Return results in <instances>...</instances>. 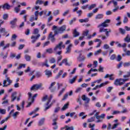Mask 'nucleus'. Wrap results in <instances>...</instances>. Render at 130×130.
Listing matches in <instances>:
<instances>
[{
	"mask_svg": "<svg viewBox=\"0 0 130 130\" xmlns=\"http://www.w3.org/2000/svg\"><path fill=\"white\" fill-rule=\"evenodd\" d=\"M127 75H124L123 76V78H129L130 77V69L129 71L127 72Z\"/></svg>",
	"mask_w": 130,
	"mask_h": 130,
	"instance_id": "59",
	"label": "nucleus"
},
{
	"mask_svg": "<svg viewBox=\"0 0 130 130\" xmlns=\"http://www.w3.org/2000/svg\"><path fill=\"white\" fill-rule=\"evenodd\" d=\"M63 73V71L62 70H60V71L58 73V75L56 76V79H58V78H59V77H60V76H61Z\"/></svg>",
	"mask_w": 130,
	"mask_h": 130,
	"instance_id": "42",
	"label": "nucleus"
},
{
	"mask_svg": "<svg viewBox=\"0 0 130 130\" xmlns=\"http://www.w3.org/2000/svg\"><path fill=\"white\" fill-rule=\"evenodd\" d=\"M8 18H9V14H5L3 15V19L4 20H7Z\"/></svg>",
	"mask_w": 130,
	"mask_h": 130,
	"instance_id": "56",
	"label": "nucleus"
},
{
	"mask_svg": "<svg viewBox=\"0 0 130 130\" xmlns=\"http://www.w3.org/2000/svg\"><path fill=\"white\" fill-rule=\"evenodd\" d=\"M73 37H78V36H79L80 35V32H78V31H77V29H75L74 31H73Z\"/></svg>",
	"mask_w": 130,
	"mask_h": 130,
	"instance_id": "25",
	"label": "nucleus"
},
{
	"mask_svg": "<svg viewBox=\"0 0 130 130\" xmlns=\"http://www.w3.org/2000/svg\"><path fill=\"white\" fill-rule=\"evenodd\" d=\"M77 79V76H75L73 79H70L69 80V83L70 84H74V83H75V81H76Z\"/></svg>",
	"mask_w": 130,
	"mask_h": 130,
	"instance_id": "38",
	"label": "nucleus"
},
{
	"mask_svg": "<svg viewBox=\"0 0 130 130\" xmlns=\"http://www.w3.org/2000/svg\"><path fill=\"white\" fill-rule=\"evenodd\" d=\"M44 4V1L42 0H37L36 2V5H43Z\"/></svg>",
	"mask_w": 130,
	"mask_h": 130,
	"instance_id": "35",
	"label": "nucleus"
},
{
	"mask_svg": "<svg viewBox=\"0 0 130 130\" xmlns=\"http://www.w3.org/2000/svg\"><path fill=\"white\" fill-rule=\"evenodd\" d=\"M64 91H66V88H62V89L59 91V94H58V97L61 96Z\"/></svg>",
	"mask_w": 130,
	"mask_h": 130,
	"instance_id": "43",
	"label": "nucleus"
},
{
	"mask_svg": "<svg viewBox=\"0 0 130 130\" xmlns=\"http://www.w3.org/2000/svg\"><path fill=\"white\" fill-rule=\"evenodd\" d=\"M79 61H84L86 59V57L82 56V54H80L79 57L77 58Z\"/></svg>",
	"mask_w": 130,
	"mask_h": 130,
	"instance_id": "18",
	"label": "nucleus"
},
{
	"mask_svg": "<svg viewBox=\"0 0 130 130\" xmlns=\"http://www.w3.org/2000/svg\"><path fill=\"white\" fill-rule=\"evenodd\" d=\"M57 121V118H55V119H53L52 125L54 126L53 129L56 130L57 128H58V126H57V122H56Z\"/></svg>",
	"mask_w": 130,
	"mask_h": 130,
	"instance_id": "8",
	"label": "nucleus"
},
{
	"mask_svg": "<svg viewBox=\"0 0 130 130\" xmlns=\"http://www.w3.org/2000/svg\"><path fill=\"white\" fill-rule=\"evenodd\" d=\"M40 37V34H38L37 36H32L31 37V43L34 44L38 40V39Z\"/></svg>",
	"mask_w": 130,
	"mask_h": 130,
	"instance_id": "7",
	"label": "nucleus"
},
{
	"mask_svg": "<svg viewBox=\"0 0 130 130\" xmlns=\"http://www.w3.org/2000/svg\"><path fill=\"white\" fill-rule=\"evenodd\" d=\"M12 84V80L10 79V78L7 77L6 80H4L3 81V87H8V86H10Z\"/></svg>",
	"mask_w": 130,
	"mask_h": 130,
	"instance_id": "4",
	"label": "nucleus"
},
{
	"mask_svg": "<svg viewBox=\"0 0 130 130\" xmlns=\"http://www.w3.org/2000/svg\"><path fill=\"white\" fill-rule=\"evenodd\" d=\"M50 63H55L56 62V60L54 57L51 58L49 60Z\"/></svg>",
	"mask_w": 130,
	"mask_h": 130,
	"instance_id": "36",
	"label": "nucleus"
},
{
	"mask_svg": "<svg viewBox=\"0 0 130 130\" xmlns=\"http://www.w3.org/2000/svg\"><path fill=\"white\" fill-rule=\"evenodd\" d=\"M59 56L57 58V63H59V61L62 59V56L59 55Z\"/></svg>",
	"mask_w": 130,
	"mask_h": 130,
	"instance_id": "48",
	"label": "nucleus"
},
{
	"mask_svg": "<svg viewBox=\"0 0 130 130\" xmlns=\"http://www.w3.org/2000/svg\"><path fill=\"white\" fill-rule=\"evenodd\" d=\"M72 47H73V44H70L66 48V52L65 53L66 54H70L72 50Z\"/></svg>",
	"mask_w": 130,
	"mask_h": 130,
	"instance_id": "14",
	"label": "nucleus"
},
{
	"mask_svg": "<svg viewBox=\"0 0 130 130\" xmlns=\"http://www.w3.org/2000/svg\"><path fill=\"white\" fill-rule=\"evenodd\" d=\"M50 44V42L49 41H47L43 44V47L48 46V45H49Z\"/></svg>",
	"mask_w": 130,
	"mask_h": 130,
	"instance_id": "52",
	"label": "nucleus"
},
{
	"mask_svg": "<svg viewBox=\"0 0 130 130\" xmlns=\"http://www.w3.org/2000/svg\"><path fill=\"white\" fill-rule=\"evenodd\" d=\"M12 6H10L8 3H5L2 6V9L3 10H10Z\"/></svg>",
	"mask_w": 130,
	"mask_h": 130,
	"instance_id": "16",
	"label": "nucleus"
},
{
	"mask_svg": "<svg viewBox=\"0 0 130 130\" xmlns=\"http://www.w3.org/2000/svg\"><path fill=\"white\" fill-rule=\"evenodd\" d=\"M108 84H109V81H106L105 82L101 83L100 85H97L95 86L96 89H98V88H102V87H104V86H106V85H108Z\"/></svg>",
	"mask_w": 130,
	"mask_h": 130,
	"instance_id": "15",
	"label": "nucleus"
},
{
	"mask_svg": "<svg viewBox=\"0 0 130 130\" xmlns=\"http://www.w3.org/2000/svg\"><path fill=\"white\" fill-rule=\"evenodd\" d=\"M46 52L47 53H49V54H52V53H53V50L52 49V48H50L48 49H47L46 50Z\"/></svg>",
	"mask_w": 130,
	"mask_h": 130,
	"instance_id": "30",
	"label": "nucleus"
},
{
	"mask_svg": "<svg viewBox=\"0 0 130 130\" xmlns=\"http://www.w3.org/2000/svg\"><path fill=\"white\" fill-rule=\"evenodd\" d=\"M69 13H70V10H66V11L62 14L63 17H66V16H67V15H68V14H69Z\"/></svg>",
	"mask_w": 130,
	"mask_h": 130,
	"instance_id": "55",
	"label": "nucleus"
},
{
	"mask_svg": "<svg viewBox=\"0 0 130 130\" xmlns=\"http://www.w3.org/2000/svg\"><path fill=\"white\" fill-rule=\"evenodd\" d=\"M128 22V18H127L126 16L124 17L123 22L124 24H126Z\"/></svg>",
	"mask_w": 130,
	"mask_h": 130,
	"instance_id": "61",
	"label": "nucleus"
},
{
	"mask_svg": "<svg viewBox=\"0 0 130 130\" xmlns=\"http://www.w3.org/2000/svg\"><path fill=\"white\" fill-rule=\"evenodd\" d=\"M62 63H64L65 66H68V67H71V63L68 62V59L67 58L63 59L62 60Z\"/></svg>",
	"mask_w": 130,
	"mask_h": 130,
	"instance_id": "23",
	"label": "nucleus"
},
{
	"mask_svg": "<svg viewBox=\"0 0 130 130\" xmlns=\"http://www.w3.org/2000/svg\"><path fill=\"white\" fill-rule=\"evenodd\" d=\"M88 34H89V30L86 29L83 32V36L85 37V36H88Z\"/></svg>",
	"mask_w": 130,
	"mask_h": 130,
	"instance_id": "45",
	"label": "nucleus"
},
{
	"mask_svg": "<svg viewBox=\"0 0 130 130\" xmlns=\"http://www.w3.org/2000/svg\"><path fill=\"white\" fill-rule=\"evenodd\" d=\"M95 121V116L92 117L87 119V122H93Z\"/></svg>",
	"mask_w": 130,
	"mask_h": 130,
	"instance_id": "39",
	"label": "nucleus"
},
{
	"mask_svg": "<svg viewBox=\"0 0 130 130\" xmlns=\"http://www.w3.org/2000/svg\"><path fill=\"white\" fill-rule=\"evenodd\" d=\"M0 113L1 114H6V109L0 108Z\"/></svg>",
	"mask_w": 130,
	"mask_h": 130,
	"instance_id": "62",
	"label": "nucleus"
},
{
	"mask_svg": "<svg viewBox=\"0 0 130 130\" xmlns=\"http://www.w3.org/2000/svg\"><path fill=\"white\" fill-rule=\"evenodd\" d=\"M81 98L83 101H84L85 104H88V103L90 102V99L87 97L85 94L83 95Z\"/></svg>",
	"mask_w": 130,
	"mask_h": 130,
	"instance_id": "13",
	"label": "nucleus"
},
{
	"mask_svg": "<svg viewBox=\"0 0 130 130\" xmlns=\"http://www.w3.org/2000/svg\"><path fill=\"white\" fill-rule=\"evenodd\" d=\"M0 33H7V29L5 28H0Z\"/></svg>",
	"mask_w": 130,
	"mask_h": 130,
	"instance_id": "46",
	"label": "nucleus"
},
{
	"mask_svg": "<svg viewBox=\"0 0 130 130\" xmlns=\"http://www.w3.org/2000/svg\"><path fill=\"white\" fill-rule=\"evenodd\" d=\"M48 98V96L47 95H44L42 99V101L44 102V101H46Z\"/></svg>",
	"mask_w": 130,
	"mask_h": 130,
	"instance_id": "57",
	"label": "nucleus"
},
{
	"mask_svg": "<svg viewBox=\"0 0 130 130\" xmlns=\"http://www.w3.org/2000/svg\"><path fill=\"white\" fill-rule=\"evenodd\" d=\"M119 124V123L114 124L111 128V129H115V128H116L117 126H118Z\"/></svg>",
	"mask_w": 130,
	"mask_h": 130,
	"instance_id": "63",
	"label": "nucleus"
},
{
	"mask_svg": "<svg viewBox=\"0 0 130 130\" xmlns=\"http://www.w3.org/2000/svg\"><path fill=\"white\" fill-rule=\"evenodd\" d=\"M110 22H111L110 19H107L98 26V28H100V32L101 33H102V32H106L105 28L103 27H108L109 26L108 24H109Z\"/></svg>",
	"mask_w": 130,
	"mask_h": 130,
	"instance_id": "2",
	"label": "nucleus"
},
{
	"mask_svg": "<svg viewBox=\"0 0 130 130\" xmlns=\"http://www.w3.org/2000/svg\"><path fill=\"white\" fill-rule=\"evenodd\" d=\"M22 68H26V64H23V63L19 64V67H18L17 68V72H18V71H19V70H21Z\"/></svg>",
	"mask_w": 130,
	"mask_h": 130,
	"instance_id": "24",
	"label": "nucleus"
},
{
	"mask_svg": "<svg viewBox=\"0 0 130 130\" xmlns=\"http://www.w3.org/2000/svg\"><path fill=\"white\" fill-rule=\"evenodd\" d=\"M17 21H18V19L14 18L13 20L10 21L11 25H16V23H17Z\"/></svg>",
	"mask_w": 130,
	"mask_h": 130,
	"instance_id": "33",
	"label": "nucleus"
},
{
	"mask_svg": "<svg viewBox=\"0 0 130 130\" xmlns=\"http://www.w3.org/2000/svg\"><path fill=\"white\" fill-rule=\"evenodd\" d=\"M28 100L29 101L31 100V102H34V99L36 98V97L38 96V94L36 93L33 96H32V93L31 92H28Z\"/></svg>",
	"mask_w": 130,
	"mask_h": 130,
	"instance_id": "6",
	"label": "nucleus"
},
{
	"mask_svg": "<svg viewBox=\"0 0 130 130\" xmlns=\"http://www.w3.org/2000/svg\"><path fill=\"white\" fill-rule=\"evenodd\" d=\"M96 4H92L90 6H89L88 7V10H89V11H91V10H93V9H94V8H96Z\"/></svg>",
	"mask_w": 130,
	"mask_h": 130,
	"instance_id": "41",
	"label": "nucleus"
},
{
	"mask_svg": "<svg viewBox=\"0 0 130 130\" xmlns=\"http://www.w3.org/2000/svg\"><path fill=\"white\" fill-rule=\"evenodd\" d=\"M17 37L18 36H17L16 34L13 35L11 37V41H14V40H16Z\"/></svg>",
	"mask_w": 130,
	"mask_h": 130,
	"instance_id": "51",
	"label": "nucleus"
},
{
	"mask_svg": "<svg viewBox=\"0 0 130 130\" xmlns=\"http://www.w3.org/2000/svg\"><path fill=\"white\" fill-rule=\"evenodd\" d=\"M14 112H15V110L13 109L9 113V116L6 117L4 120H5V121H8V120H9V118H10V117H11V116H12V114L14 113Z\"/></svg>",
	"mask_w": 130,
	"mask_h": 130,
	"instance_id": "20",
	"label": "nucleus"
},
{
	"mask_svg": "<svg viewBox=\"0 0 130 130\" xmlns=\"http://www.w3.org/2000/svg\"><path fill=\"white\" fill-rule=\"evenodd\" d=\"M113 4L114 5V9H113L112 11L114 13H115L118 11V9H119V7L117 6V2L113 1Z\"/></svg>",
	"mask_w": 130,
	"mask_h": 130,
	"instance_id": "9",
	"label": "nucleus"
},
{
	"mask_svg": "<svg viewBox=\"0 0 130 130\" xmlns=\"http://www.w3.org/2000/svg\"><path fill=\"white\" fill-rule=\"evenodd\" d=\"M55 84L56 82H53L51 83L50 87H49V89L50 90L51 92H54L55 90H56V87H53Z\"/></svg>",
	"mask_w": 130,
	"mask_h": 130,
	"instance_id": "11",
	"label": "nucleus"
},
{
	"mask_svg": "<svg viewBox=\"0 0 130 130\" xmlns=\"http://www.w3.org/2000/svg\"><path fill=\"white\" fill-rule=\"evenodd\" d=\"M45 75L48 76V78H49V77H51V75H52V73H51V71L46 70L45 71Z\"/></svg>",
	"mask_w": 130,
	"mask_h": 130,
	"instance_id": "28",
	"label": "nucleus"
},
{
	"mask_svg": "<svg viewBox=\"0 0 130 130\" xmlns=\"http://www.w3.org/2000/svg\"><path fill=\"white\" fill-rule=\"evenodd\" d=\"M54 16H57V15H59V10H54L53 11Z\"/></svg>",
	"mask_w": 130,
	"mask_h": 130,
	"instance_id": "60",
	"label": "nucleus"
},
{
	"mask_svg": "<svg viewBox=\"0 0 130 130\" xmlns=\"http://www.w3.org/2000/svg\"><path fill=\"white\" fill-rule=\"evenodd\" d=\"M24 58L26 60V61H31V56L28 54L25 55Z\"/></svg>",
	"mask_w": 130,
	"mask_h": 130,
	"instance_id": "29",
	"label": "nucleus"
},
{
	"mask_svg": "<svg viewBox=\"0 0 130 130\" xmlns=\"http://www.w3.org/2000/svg\"><path fill=\"white\" fill-rule=\"evenodd\" d=\"M19 114H20L19 112H16L14 113L13 114H11V115L12 116H13L14 119H16V118L17 117V116H18V115H19Z\"/></svg>",
	"mask_w": 130,
	"mask_h": 130,
	"instance_id": "31",
	"label": "nucleus"
},
{
	"mask_svg": "<svg viewBox=\"0 0 130 130\" xmlns=\"http://www.w3.org/2000/svg\"><path fill=\"white\" fill-rule=\"evenodd\" d=\"M123 66L124 68H126V67H130V61L123 63Z\"/></svg>",
	"mask_w": 130,
	"mask_h": 130,
	"instance_id": "49",
	"label": "nucleus"
},
{
	"mask_svg": "<svg viewBox=\"0 0 130 130\" xmlns=\"http://www.w3.org/2000/svg\"><path fill=\"white\" fill-rule=\"evenodd\" d=\"M61 44H62V42H60L59 44L56 45L54 48V52H55V54H58V55H60L61 54L62 51L61 50Z\"/></svg>",
	"mask_w": 130,
	"mask_h": 130,
	"instance_id": "3",
	"label": "nucleus"
},
{
	"mask_svg": "<svg viewBox=\"0 0 130 130\" xmlns=\"http://www.w3.org/2000/svg\"><path fill=\"white\" fill-rule=\"evenodd\" d=\"M42 85L41 84H35L31 87V91H37L38 89H40V87H42Z\"/></svg>",
	"mask_w": 130,
	"mask_h": 130,
	"instance_id": "5",
	"label": "nucleus"
},
{
	"mask_svg": "<svg viewBox=\"0 0 130 130\" xmlns=\"http://www.w3.org/2000/svg\"><path fill=\"white\" fill-rule=\"evenodd\" d=\"M76 13L77 14H78V17H81V16H82V14H83V11H82V10H79L77 11Z\"/></svg>",
	"mask_w": 130,
	"mask_h": 130,
	"instance_id": "53",
	"label": "nucleus"
},
{
	"mask_svg": "<svg viewBox=\"0 0 130 130\" xmlns=\"http://www.w3.org/2000/svg\"><path fill=\"white\" fill-rule=\"evenodd\" d=\"M66 29H67L66 25H62L59 27H57V26L55 25L53 26V30H54V35H57L58 34H61L63 33V31H66Z\"/></svg>",
	"mask_w": 130,
	"mask_h": 130,
	"instance_id": "1",
	"label": "nucleus"
},
{
	"mask_svg": "<svg viewBox=\"0 0 130 130\" xmlns=\"http://www.w3.org/2000/svg\"><path fill=\"white\" fill-rule=\"evenodd\" d=\"M119 31L122 35H124V34H125V29L123 28H119Z\"/></svg>",
	"mask_w": 130,
	"mask_h": 130,
	"instance_id": "34",
	"label": "nucleus"
},
{
	"mask_svg": "<svg viewBox=\"0 0 130 130\" xmlns=\"http://www.w3.org/2000/svg\"><path fill=\"white\" fill-rule=\"evenodd\" d=\"M124 41H125V42H127V43H129V42H130L129 35H127L126 37L124 39Z\"/></svg>",
	"mask_w": 130,
	"mask_h": 130,
	"instance_id": "27",
	"label": "nucleus"
},
{
	"mask_svg": "<svg viewBox=\"0 0 130 130\" xmlns=\"http://www.w3.org/2000/svg\"><path fill=\"white\" fill-rule=\"evenodd\" d=\"M65 130H74L75 129L73 126H69L68 125H65Z\"/></svg>",
	"mask_w": 130,
	"mask_h": 130,
	"instance_id": "37",
	"label": "nucleus"
},
{
	"mask_svg": "<svg viewBox=\"0 0 130 130\" xmlns=\"http://www.w3.org/2000/svg\"><path fill=\"white\" fill-rule=\"evenodd\" d=\"M116 58V55L115 54H112L110 57L111 60H114Z\"/></svg>",
	"mask_w": 130,
	"mask_h": 130,
	"instance_id": "58",
	"label": "nucleus"
},
{
	"mask_svg": "<svg viewBox=\"0 0 130 130\" xmlns=\"http://www.w3.org/2000/svg\"><path fill=\"white\" fill-rule=\"evenodd\" d=\"M76 21H77V18L76 17L73 18L72 19H71L70 22H69V24L70 25H73V23L74 22H76Z\"/></svg>",
	"mask_w": 130,
	"mask_h": 130,
	"instance_id": "44",
	"label": "nucleus"
},
{
	"mask_svg": "<svg viewBox=\"0 0 130 130\" xmlns=\"http://www.w3.org/2000/svg\"><path fill=\"white\" fill-rule=\"evenodd\" d=\"M11 98H12L11 101L12 102L15 101V100H16V98H17V92H14L12 93Z\"/></svg>",
	"mask_w": 130,
	"mask_h": 130,
	"instance_id": "22",
	"label": "nucleus"
},
{
	"mask_svg": "<svg viewBox=\"0 0 130 130\" xmlns=\"http://www.w3.org/2000/svg\"><path fill=\"white\" fill-rule=\"evenodd\" d=\"M81 98L83 101H84L85 104H88V103L90 102V99L87 97L85 94L83 95Z\"/></svg>",
	"mask_w": 130,
	"mask_h": 130,
	"instance_id": "12",
	"label": "nucleus"
},
{
	"mask_svg": "<svg viewBox=\"0 0 130 130\" xmlns=\"http://www.w3.org/2000/svg\"><path fill=\"white\" fill-rule=\"evenodd\" d=\"M0 55L1 56H3V59H6V58L8 57V52H7L5 55H4V52H1V53L0 54Z\"/></svg>",
	"mask_w": 130,
	"mask_h": 130,
	"instance_id": "40",
	"label": "nucleus"
},
{
	"mask_svg": "<svg viewBox=\"0 0 130 130\" xmlns=\"http://www.w3.org/2000/svg\"><path fill=\"white\" fill-rule=\"evenodd\" d=\"M52 95H50V98L48 99V102H47L46 105H49V103H50V101H51V99H52Z\"/></svg>",
	"mask_w": 130,
	"mask_h": 130,
	"instance_id": "50",
	"label": "nucleus"
},
{
	"mask_svg": "<svg viewBox=\"0 0 130 130\" xmlns=\"http://www.w3.org/2000/svg\"><path fill=\"white\" fill-rule=\"evenodd\" d=\"M69 106V103L66 104L64 105L63 107L62 108V110H66V109H68Z\"/></svg>",
	"mask_w": 130,
	"mask_h": 130,
	"instance_id": "54",
	"label": "nucleus"
},
{
	"mask_svg": "<svg viewBox=\"0 0 130 130\" xmlns=\"http://www.w3.org/2000/svg\"><path fill=\"white\" fill-rule=\"evenodd\" d=\"M80 23H87V22H89V19L85 18L84 19H81L79 20Z\"/></svg>",
	"mask_w": 130,
	"mask_h": 130,
	"instance_id": "32",
	"label": "nucleus"
},
{
	"mask_svg": "<svg viewBox=\"0 0 130 130\" xmlns=\"http://www.w3.org/2000/svg\"><path fill=\"white\" fill-rule=\"evenodd\" d=\"M54 36H55V35H52V32H50L48 38L49 39H50L51 42H54V41H55V38H54Z\"/></svg>",
	"mask_w": 130,
	"mask_h": 130,
	"instance_id": "17",
	"label": "nucleus"
},
{
	"mask_svg": "<svg viewBox=\"0 0 130 130\" xmlns=\"http://www.w3.org/2000/svg\"><path fill=\"white\" fill-rule=\"evenodd\" d=\"M40 66L42 67H46L47 68H49V65L48 64V60L46 59L45 61L44 62H42Z\"/></svg>",
	"mask_w": 130,
	"mask_h": 130,
	"instance_id": "19",
	"label": "nucleus"
},
{
	"mask_svg": "<svg viewBox=\"0 0 130 130\" xmlns=\"http://www.w3.org/2000/svg\"><path fill=\"white\" fill-rule=\"evenodd\" d=\"M121 78L116 79L114 83V85L115 86H121V85H123V82H121Z\"/></svg>",
	"mask_w": 130,
	"mask_h": 130,
	"instance_id": "10",
	"label": "nucleus"
},
{
	"mask_svg": "<svg viewBox=\"0 0 130 130\" xmlns=\"http://www.w3.org/2000/svg\"><path fill=\"white\" fill-rule=\"evenodd\" d=\"M104 15L103 14H99L95 16V20H99L100 19H103Z\"/></svg>",
	"mask_w": 130,
	"mask_h": 130,
	"instance_id": "21",
	"label": "nucleus"
},
{
	"mask_svg": "<svg viewBox=\"0 0 130 130\" xmlns=\"http://www.w3.org/2000/svg\"><path fill=\"white\" fill-rule=\"evenodd\" d=\"M113 89V87L112 86H110L109 87H108V88L107 89V91L108 93H110V92H111V90Z\"/></svg>",
	"mask_w": 130,
	"mask_h": 130,
	"instance_id": "64",
	"label": "nucleus"
},
{
	"mask_svg": "<svg viewBox=\"0 0 130 130\" xmlns=\"http://www.w3.org/2000/svg\"><path fill=\"white\" fill-rule=\"evenodd\" d=\"M39 33V29H38V28H35L34 30V32L32 34H34V35H37V34H38Z\"/></svg>",
	"mask_w": 130,
	"mask_h": 130,
	"instance_id": "47",
	"label": "nucleus"
},
{
	"mask_svg": "<svg viewBox=\"0 0 130 130\" xmlns=\"http://www.w3.org/2000/svg\"><path fill=\"white\" fill-rule=\"evenodd\" d=\"M45 121V118H42L39 121V125H43L44 124V122Z\"/></svg>",
	"mask_w": 130,
	"mask_h": 130,
	"instance_id": "26",
	"label": "nucleus"
}]
</instances>
